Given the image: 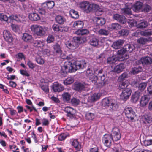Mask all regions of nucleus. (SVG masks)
Wrapping results in <instances>:
<instances>
[{"mask_svg": "<svg viewBox=\"0 0 152 152\" xmlns=\"http://www.w3.org/2000/svg\"><path fill=\"white\" fill-rule=\"evenodd\" d=\"M53 53L54 56L62 59H66L63 66H61V73L64 76L68 72H72L79 69H82L86 66V63L83 60H72L71 56H66L62 55V51L60 45L57 43L53 46Z\"/></svg>", "mask_w": 152, "mask_h": 152, "instance_id": "nucleus-1", "label": "nucleus"}, {"mask_svg": "<svg viewBox=\"0 0 152 152\" xmlns=\"http://www.w3.org/2000/svg\"><path fill=\"white\" fill-rule=\"evenodd\" d=\"M102 70H94L92 68H88L86 71V75L89 77V80L90 82H91L93 83H96L97 81L98 77H102V75L100 74L102 72Z\"/></svg>", "mask_w": 152, "mask_h": 152, "instance_id": "nucleus-2", "label": "nucleus"}, {"mask_svg": "<svg viewBox=\"0 0 152 152\" xmlns=\"http://www.w3.org/2000/svg\"><path fill=\"white\" fill-rule=\"evenodd\" d=\"M31 31L38 36L42 37L48 33V28L38 25H32L30 27Z\"/></svg>", "mask_w": 152, "mask_h": 152, "instance_id": "nucleus-3", "label": "nucleus"}, {"mask_svg": "<svg viewBox=\"0 0 152 152\" xmlns=\"http://www.w3.org/2000/svg\"><path fill=\"white\" fill-rule=\"evenodd\" d=\"M79 6L84 12L87 13L94 12L95 10L98 7V5L87 1L80 3Z\"/></svg>", "mask_w": 152, "mask_h": 152, "instance_id": "nucleus-4", "label": "nucleus"}, {"mask_svg": "<svg viewBox=\"0 0 152 152\" xmlns=\"http://www.w3.org/2000/svg\"><path fill=\"white\" fill-rule=\"evenodd\" d=\"M82 38L79 37H75L71 42L68 41L66 44V46L69 49L75 50L79 46L80 44L82 43Z\"/></svg>", "mask_w": 152, "mask_h": 152, "instance_id": "nucleus-5", "label": "nucleus"}, {"mask_svg": "<svg viewBox=\"0 0 152 152\" xmlns=\"http://www.w3.org/2000/svg\"><path fill=\"white\" fill-rule=\"evenodd\" d=\"M102 105L104 107H110L114 110L116 108V104L113 103V100L110 97L105 98L102 100Z\"/></svg>", "mask_w": 152, "mask_h": 152, "instance_id": "nucleus-6", "label": "nucleus"}, {"mask_svg": "<svg viewBox=\"0 0 152 152\" xmlns=\"http://www.w3.org/2000/svg\"><path fill=\"white\" fill-rule=\"evenodd\" d=\"M126 52V51L124 47L118 51L117 54L118 55L117 57L118 61H122L129 58V56L127 54H125Z\"/></svg>", "mask_w": 152, "mask_h": 152, "instance_id": "nucleus-7", "label": "nucleus"}, {"mask_svg": "<svg viewBox=\"0 0 152 152\" xmlns=\"http://www.w3.org/2000/svg\"><path fill=\"white\" fill-rule=\"evenodd\" d=\"M131 93V88H127L124 89L120 95L121 99L124 101H126L129 97Z\"/></svg>", "mask_w": 152, "mask_h": 152, "instance_id": "nucleus-8", "label": "nucleus"}, {"mask_svg": "<svg viewBox=\"0 0 152 152\" xmlns=\"http://www.w3.org/2000/svg\"><path fill=\"white\" fill-rule=\"evenodd\" d=\"M111 136L113 140L117 141L121 138V134L119 129L116 127L113 128L112 130V132Z\"/></svg>", "mask_w": 152, "mask_h": 152, "instance_id": "nucleus-9", "label": "nucleus"}, {"mask_svg": "<svg viewBox=\"0 0 152 152\" xmlns=\"http://www.w3.org/2000/svg\"><path fill=\"white\" fill-rule=\"evenodd\" d=\"M126 116L129 118L133 120L135 116V113L131 107L125 108L124 110Z\"/></svg>", "mask_w": 152, "mask_h": 152, "instance_id": "nucleus-10", "label": "nucleus"}, {"mask_svg": "<svg viewBox=\"0 0 152 152\" xmlns=\"http://www.w3.org/2000/svg\"><path fill=\"white\" fill-rule=\"evenodd\" d=\"M102 140L104 145L107 147L110 146L112 141L113 140L111 136L108 134H106L104 136Z\"/></svg>", "mask_w": 152, "mask_h": 152, "instance_id": "nucleus-11", "label": "nucleus"}, {"mask_svg": "<svg viewBox=\"0 0 152 152\" xmlns=\"http://www.w3.org/2000/svg\"><path fill=\"white\" fill-rule=\"evenodd\" d=\"M65 111L67 113L66 116L69 119H72L75 116L76 110L69 107H66L64 109Z\"/></svg>", "mask_w": 152, "mask_h": 152, "instance_id": "nucleus-12", "label": "nucleus"}, {"mask_svg": "<svg viewBox=\"0 0 152 152\" xmlns=\"http://www.w3.org/2000/svg\"><path fill=\"white\" fill-rule=\"evenodd\" d=\"M150 98L146 95H144L142 96L140 99L139 101L140 105L142 107H145L148 104Z\"/></svg>", "mask_w": 152, "mask_h": 152, "instance_id": "nucleus-13", "label": "nucleus"}, {"mask_svg": "<svg viewBox=\"0 0 152 152\" xmlns=\"http://www.w3.org/2000/svg\"><path fill=\"white\" fill-rule=\"evenodd\" d=\"M4 37L5 40L9 42H11L13 40V38L10 32L5 30L3 32Z\"/></svg>", "mask_w": 152, "mask_h": 152, "instance_id": "nucleus-14", "label": "nucleus"}, {"mask_svg": "<svg viewBox=\"0 0 152 152\" xmlns=\"http://www.w3.org/2000/svg\"><path fill=\"white\" fill-rule=\"evenodd\" d=\"M70 143L72 146L77 151H79L81 148L80 143L78 141V139H72L70 141Z\"/></svg>", "mask_w": 152, "mask_h": 152, "instance_id": "nucleus-15", "label": "nucleus"}, {"mask_svg": "<svg viewBox=\"0 0 152 152\" xmlns=\"http://www.w3.org/2000/svg\"><path fill=\"white\" fill-rule=\"evenodd\" d=\"M138 63L139 64H141L142 65L145 64H150L152 62L151 58L148 57H143L138 61Z\"/></svg>", "mask_w": 152, "mask_h": 152, "instance_id": "nucleus-16", "label": "nucleus"}, {"mask_svg": "<svg viewBox=\"0 0 152 152\" xmlns=\"http://www.w3.org/2000/svg\"><path fill=\"white\" fill-rule=\"evenodd\" d=\"M113 18L122 24L125 23L126 21V19L124 16L118 14L114 15Z\"/></svg>", "mask_w": 152, "mask_h": 152, "instance_id": "nucleus-17", "label": "nucleus"}, {"mask_svg": "<svg viewBox=\"0 0 152 152\" xmlns=\"http://www.w3.org/2000/svg\"><path fill=\"white\" fill-rule=\"evenodd\" d=\"M87 85L84 83H78L75 84L74 88L75 90L78 91L84 90L87 87Z\"/></svg>", "mask_w": 152, "mask_h": 152, "instance_id": "nucleus-18", "label": "nucleus"}, {"mask_svg": "<svg viewBox=\"0 0 152 152\" xmlns=\"http://www.w3.org/2000/svg\"><path fill=\"white\" fill-rule=\"evenodd\" d=\"M143 4L140 1H137L132 7L133 10L136 12H138L142 10Z\"/></svg>", "mask_w": 152, "mask_h": 152, "instance_id": "nucleus-19", "label": "nucleus"}, {"mask_svg": "<svg viewBox=\"0 0 152 152\" xmlns=\"http://www.w3.org/2000/svg\"><path fill=\"white\" fill-rule=\"evenodd\" d=\"M64 87L61 84L58 82H55L53 84V89L55 92H61L64 90Z\"/></svg>", "mask_w": 152, "mask_h": 152, "instance_id": "nucleus-20", "label": "nucleus"}, {"mask_svg": "<svg viewBox=\"0 0 152 152\" xmlns=\"http://www.w3.org/2000/svg\"><path fill=\"white\" fill-rule=\"evenodd\" d=\"M124 41L123 40H118L113 42L112 47L115 49L120 48L123 45Z\"/></svg>", "mask_w": 152, "mask_h": 152, "instance_id": "nucleus-21", "label": "nucleus"}, {"mask_svg": "<svg viewBox=\"0 0 152 152\" xmlns=\"http://www.w3.org/2000/svg\"><path fill=\"white\" fill-rule=\"evenodd\" d=\"M126 7L121 9V12L122 13L126 15H130L132 14L131 8L132 6L128 5L127 4H126Z\"/></svg>", "mask_w": 152, "mask_h": 152, "instance_id": "nucleus-22", "label": "nucleus"}, {"mask_svg": "<svg viewBox=\"0 0 152 152\" xmlns=\"http://www.w3.org/2000/svg\"><path fill=\"white\" fill-rule=\"evenodd\" d=\"M125 67V65L123 63H120L115 66L113 71L117 73H119L123 71Z\"/></svg>", "mask_w": 152, "mask_h": 152, "instance_id": "nucleus-23", "label": "nucleus"}, {"mask_svg": "<svg viewBox=\"0 0 152 152\" xmlns=\"http://www.w3.org/2000/svg\"><path fill=\"white\" fill-rule=\"evenodd\" d=\"M22 39L24 41L27 42H31L33 40L32 35L27 33H24L23 34Z\"/></svg>", "mask_w": 152, "mask_h": 152, "instance_id": "nucleus-24", "label": "nucleus"}, {"mask_svg": "<svg viewBox=\"0 0 152 152\" xmlns=\"http://www.w3.org/2000/svg\"><path fill=\"white\" fill-rule=\"evenodd\" d=\"M121 26L119 24L116 23H112L108 27V29L110 31L113 30H118L121 28Z\"/></svg>", "mask_w": 152, "mask_h": 152, "instance_id": "nucleus-25", "label": "nucleus"}, {"mask_svg": "<svg viewBox=\"0 0 152 152\" xmlns=\"http://www.w3.org/2000/svg\"><path fill=\"white\" fill-rule=\"evenodd\" d=\"M45 41L43 40H36L34 41V46L38 48H42L44 46Z\"/></svg>", "mask_w": 152, "mask_h": 152, "instance_id": "nucleus-26", "label": "nucleus"}, {"mask_svg": "<svg viewBox=\"0 0 152 152\" xmlns=\"http://www.w3.org/2000/svg\"><path fill=\"white\" fill-rule=\"evenodd\" d=\"M29 18L31 20L34 21H37L40 19L39 15L35 12L30 13L29 15Z\"/></svg>", "mask_w": 152, "mask_h": 152, "instance_id": "nucleus-27", "label": "nucleus"}, {"mask_svg": "<svg viewBox=\"0 0 152 152\" xmlns=\"http://www.w3.org/2000/svg\"><path fill=\"white\" fill-rule=\"evenodd\" d=\"M118 60V58L116 56H113L111 57L108 58L107 59V63L110 64H114Z\"/></svg>", "mask_w": 152, "mask_h": 152, "instance_id": "nucleus-28", "label": "nucleus"}, {"mask_svg": "<svg viewBox=\"0 0 152 152\" xmlns=\"http://www.w3.org/2000/svg\"><path fill=\"white\" fill-rule=\"evenodd\" d=\"M55 20L56 22L59 24H63L66 21V19L63 16L61 15H58L55 17Z\"/></svg>", "mask_w": 152, "mask_h": 152, "instance_id": "nucleus-29", "label": "nucleus"}, {"mask_svg": "<svg viewBox=\"0 0 152 152\" xmlns=\"http://www.w3.org/2000/svg\"><path fill=\"white\" fill-rule=\"evenodd\" d=\"M84 23L82 21L75 22L73 24V26L76 29H80L83 27Z\"/></svg>", "mask_w": 152, "mask_h": 152, "instance_id": "nucleus-30", "label": "nucleus"}, {"mask_svg": "<svg viewBox=\"0 0 152 152\" xmlns=\"http://www.w3.org/2000/svg\"><path fill=\"white\" fill-rule=\"evenodd\" d=\"M119 85V88L120 89H125L129 85V83L128 80H125L124 81H122Z\"/></svg>", "mask_w": 152, "mask_h": 152, "instance_id": "nucleus-31", "label": "nucleus"}, {"mask_svg": "<svg viewBox=\"0 0 152 152\" xmlns=\"http://www.w3.org/2000/svg\"><path fill=\"white\" fill-rule=\"evenodd\" d=\"M101 96V93H94L91 96V100L92 102L96 101L100 99Z\"/></svg>", "mask_w": 152, "mask_h": 152, "instance_id": "nucleus-32", "label": "nucleus"}, {"mask_svg": "<svg viewBox=\"0 0 152 152\" xmlns=\"http://www.w3.org/2000/svg\"><path fill=\"white\" fill-rule=\"evenodd\" d=\"M140 95V93L139 92H135L132 94V100L133 102L136 103L138 101Z\"/></svg>", "mask_w": 152, "mask_h": 152, "instance_id": "nucleus-33", "label": "nucleus"}, {"mask_svg": "<svg viewBox=\"0 0 152 152\" xmlns=\"http://www.w3.org/2000/svg\"><path fill=\"white\" fill-rule=\"evenodd\" d=\"M124 47L126 52L129 53L131 52L134 48V47L133 45L130 44L126 45Z\"/></svg>", "mask_w": 152, "mask_h": 152, "instance_id": "nucleus-34", "label": "nucleus"}, {"mask_svg": "<svg viewBox=\"0 0 152 152\" xmlns=\"http://www.w3.org/2000/svg\"><path fill=\"white\" fill-rule=\"evenodd\" d=\"M96 23L99 25L102 26L105 23V20L104 18L99 17H97L95 19Z\"/></svg>", "mask_w": 152, "mask_h": 152, "instance_id": "nucleus-35", "label": "nucleus"}, {"mask_svg": "<svg viewBox=\"0 0 152 152\" xmlns=\"http://www.w3.org/2000/svg\"><path fill=\"white\" fill-rule=\"evenodd\" d=\"M69 14L71 17L73 18L77 19L79 16L78 12L73 10H71L70 11Z\"/></svg>", "mask_w": 152, "mask_h": 152, "instance_id": "nucleus-36", "label": "nucleus"}, {"mask_svg": "<svg viewBox=\"0 0 152 152\" xmlns=\"http://www.w3.org/2000/svg\"><path fill=\"white\" fill-rule=\"evenodd\" d=\"M88 31L86 29H78L75 33L77 35H83L88 33Z\"/></svg>", "mask_w": 152, "mask_h": 152, "instance_id": "nucleus-37", "label": "nucleus"}, {"mask_svg": "<svg viewBox=\"0 0 152 152\" xmlns=\"http://www.w3.org/2000/svg\"><path fill=\"white\" fill-rule=\"evenodd\" d=\"M148 40V39L144 37H140L137 40L138 43L142 45L145 44Z\"/></svg>", "mask_w": 152, "mask_h": 152, "instance_id": "nucleus-38", "label": "nucleus"}, {"mask_svg": "<svg viewBox=\"0 0 152 152\" xmlns=\"http://www.w3.org/2000/svg\"><path fill=\"white\" fill-rule=\"evenodd\" d=\"M142 70V69L141 67H135L132 68L131 72L134 74L137 73Z\"/></svg>", "mask_w": 152, "mask_h": 152, "instance_id": "nucleus-39", "label": "nucleus"}, {"mask_svg": "<svg viewBox=\"0 0 152 152\" xmlns=\"http://www.w3.org/2000/svg\"><path fill=\"white\" fill-rule=\"evenodd\" d=\"M90 43L91 45L96 46L98 45V40L96 38H93L91 40Z\"/></svg>", "mask_w": 152, "mask_h": 152, "instance_id": "nucleus-40", "label": "nucleus"}, {"mask_svg": "<svg viewBox=\"0 0 152 152\" xmlns=\"http://www.w3.org/2000/svg\"><path fill=\"white\" fill-rule=\"evenodd\" d=\"M9 18L11 20H15L18 22L20 21V17L19 15H12L9 16Z\"/></svg>", "mask_w": 152, "mask_h": 152, "instance_id": "nucleus-41", "label": "nucleus"}, {"mask_svg": "<svg viewBox=\"0 0 152 152\" xmlns=\"http://www.w3.org/2000/svg\"><path fill=\"white\" fill-rule=\"evenodd\" d=\"M62 97L64 100L68 102L70 100L71 95L68 93H65L62 94Z\"/></svg>", "mask_w": 152, "mask_h": 152, "instance_id": "nucleus-42", "label": "nucleus"}, {"mask_svg": "<svg viewBox=\"0 0 152 152\" xmlns=\"http://www.w3.org/2000/svg\"><path fill=\"white\" fill-rule=\"evenodd\" d=\"M94 113L88 112L87 113L86 115V118L88 120H92L94 118Z\"/></svg>", "mask_w": 152, "mask_h": 152, "instance_id": "nucleus-43", "label": "nucleus"}, {"mask_svg": "<svg viewBox=\"0 0 152 152\" xmlns=\"http://www.w3.org/2000/svg\"><path fill=\"white\" fill-rule=\"evenodd\" d=\"M140 34L143 36L148 37L152 35V31H141Z\"/></svg>", "mask_w": 152, "mask_h": 152, "instance_id": "nucleus-44", "label": "nucleus"}, {"mask_svg": "<svg viewBox=\"0 0 152 152\" xmlns=\"http://www.w3.org/2000/svg\"><path fill=\"white\" fill-rule=\"evenodd\" d=\"M147 22L145 20H142L141 22L138 24L137 27L140 28H145L148 26Z\"/></svg>", "mask_w": 152, "mask_h": 152, "instance_id": "nucleus-45", "label": "nucleus"}, {"mask_svg": "<svg viewBox=\"0 0 152 152\" xmlns=\"http://www.w3.org/2000/svg\"><path fill=\"white\" fill-rule=\"evenodd\" d=\"M74 81L73 79L71 77L67 78L63 81L64 84L66 85L70 84Z\"/></svg>", "mask_w": 152, "mask_h": 152, "instance_id": "nucleus-46", "label": "nucleus"}, {"mask_svg": "<svg viewBox=\"0 0 152 152\" xmlns=\"http://www.w3.org/2000/svg\"><path fill=\"white\" fill-rule=\"evenodd\" d=\"M127 76L128 74L126 73H124L119 76L118 80L119 82L123 81L127 77Z\"/></svg>", "mask_w": 152, "mask_h": 152, "instance_id": "nucleus-47", "label": "nucleus"}, {"mask_svg": "<svg viewBox=\"0 0 152 152\" xmlns=\"http://www.w3.org/2000/svg\"><path fill=\"white\" fill-rule=\"evenodd\" d=\"M35 61L38 64L40 65L43 64L45 62L44 60L40 56L37 57L35 59Z\"/></svg>", "mask_w": 152, "mask_h": 152, "instance_id": "nucleus-48", "label": "nucleus"}, {"mask_svg": "<svg viewBox=\"0 0 152 152\" xmlns=\"http://www.w3.org/2000/svg\"><path fill=\"white\" fill-rule=\"evenodd\" d=\"M94 11L96 12V14L97 15H101L103 12V9L102 8H100L98 5V7Z\"/></svg>", "mask_w": 152, "mask_h": 152, "instance_id": "nucleus-49", "label": "nucleus"}, {"mask_svg": "<svg viewBox=\"0 0 152 152\" xmlns=\"http://www.w3.org/2000/svg\"><path fill=\"white\" fill-rule=\"evenodd\" d=\"M147 85V84L145 83H140L138 86L139 90L143 91Z\"/></svg>", "mask_w": 152, "mask_h": 152, "instance_id": "nucleus-50", "label": "nucleus"}, {"mask_svg": "<svg viewBox=\"0 0 152 152\" xmlns=\"http://www.w3.org/2000/svg\"><path fill=\"white\" fill-rule=\"evenodd\" d=\"M48 9H51L55 5V3L53 1H52L48 0Z\"/></svg>", "mask_w": 152, "mask_h": 152, "instance_id": "nucleus-51", "label": "nucleus"}, {"mask_svg": "<svg viewBox=\"0 0 152 152\" xmlns=\"http://www.w3.org/2000/svg\"><path fill=\"white\" fill-rule=\"evenodd\" d=\"M11 26L12 30L15 32H18L20 30L19 27L17 25L12 24Z\"/></svg>", "mask_w": 152, "mask_h": 152, "instance_id": "nucleus-52", "label": "nucleus"}, {"mask_svg": "<svg viewBox=\"0 0 152 152\" xmlns=\"http://www.w3.org/2000/svg\"><path fill=\"white\" fill-rule=\"evenodd\" d=\"M80 102V101L78 99L75 98H73L71 100V103L72 105L75 106L78 105Z\"/></svg>", "mask_w": 152, "mask_h": 152, "instance_id": "nucleus-53", "label": "nucleus"}, {"mask_svg": "<svg viewBox=\"0 0 152 152\" xmlns=\"http://www.w3.org/2000/svg\"><path fill=\"white\" fill-rule=\"evenodd\" d=\"M54 40V38L53 35H49L48 37L47 41L48 43H50L53 42Z\"/></svg>", "mask_w": 152, "mask_h": 152, "instance_id": "nucleus-54", "label": "nucleus"}, {"mask_svg": "<svg viewBox=\"0 0 152 152\" xmlns=\"http://www.w3.org/2000/svg\"><path fill=\"white\" fill-rule=\"evenodd\" d=\"M8 17L5 15L3 13H0V20L7 21Z\"/></svg>", "mask_w": 152, "mask_h": 152, "instance_id": "nucleus-55", "label": "nucleus"}, {"mask_svg": "<svg viewBox=\"0 0 152 152\" xmlns=\"http://www.w3.org/2000/svg\"><path fill=\"white\" fill-rule=\"evenodd\" d=\"M27 64L30 68L33 69L37 66L36 64L33 63L31 61H29L27 63Z\"/></svg>", "mask_w": 152, "mask_h": 152, "instance_id": "nucleus-56", "label": "nucleus"}, {"mask_svg": "<svg viewBox=\"0 0 152 152\" xmlns=\"http://www.w3.org/2000/svg\"><path fill=\"white\" fill-rule=\"evenodd\" d=\"M66 137V134L64 133H63L58 135V139L59 141H62L64 140Z\"/></svg>", "mask_w": 152, "mask_h": 152, "instance_id": "nucleus-57", "label": "nucleus"}, {"mask_svg": "<svg viewBox=\"0 0 152 152\" xmlns=\"http://www.w3.org/2000/svg\"><path fill=\"white\" fill-rule=\"evenodd\" d=\"M99 33L101 35H107L109 34V31L104 29H101L99 31Z\"/></svg>", "mask_w": 152, "mask_h": 152, "instance_id": "nucleus-58", "label": "nucleus"}, {"mask_svg": "<svg viewBox=\"0 0 152 152\" xmlns=\"http://www.w3.org/2000/svg\"><path fill=\"white\" fill-rule=\"evenodd\" d=\"M143 144L145 146L152 145V140H148L144 141Z\"/></svg>", "mask_w": 152, "mask_h": 152, "instance_id": "nucleus-59", "label": "nucleus"}, {"mask_svg": "<svg viewBox=\"0 0 152 152\" xmlns=\"http://www.w3.org/2000/svg\"><path fill=\"white\" fill-rule=\"evenodd\" d=\"M119 34L121 35H127L129 33V31L127 30L122 29L119 32Z\"/></svg>", "mask_w": 152, "mask_h": 152, "instance_id": "nucleus-60", "label": "nucleus"}, {"mask_svg": "<svg viewBox=\"0 0 152 152\" xmlns=\"http://www.w3.org/2000/svg\"><path fill=\"white\" fill-rule=\"evenodd\" d=\"M53 30L55 31H60V27L59 26L56 24H54L52 26Z\"/></svg>", "mask_w": 152, "mask_h": 152, "instance_id": "nucleus-61", "label": "nucleus"}, {"mask_svg": "<svg viewBox=\"0 0 152 152\" xmlns=\"http://www.w3.org/2000/svg\"><path fill=\"white\" fill-rule=\"evenodd\" d=\"M20 73L23 76L29 77L30 76V74L28 72V71L26 70H20Z\"/></svg>", "mask_w": 152, "mask_h": 152, "instance_id": "nucleus-62", "label": "nucleus"}, {"mask_svg": "<svg viewBox=\"0 0 152 152\" xmlns=\"http://www.w3.org/2000/svg\"><path fill=\"white\" fill-rule=\"evenodd\" d=\"M35 10L38 11L39 13L41 15H44L45 14V10L43 9L37 7L36 8Z\"/></svg>", "mask_w": 152, "mask_h": 152, "instance_id": "nucleus-63", "label": "nucleus"}, {"mask_svg": "<svg viewBox=\"0 0 152 152\" xmlns=\"http://www.w3.org/2000/svg\"><path fill=\"white\" fill-rule=\"evenodd\" d=\"M145 119V121L148 123H150L152 121V118L148 115H146L144 116Z\"/></svg>", "mask_w": 152, "mask_h": 152, "instance_id": "nucleus-64", "label": "nucleus"}]
</instances>
